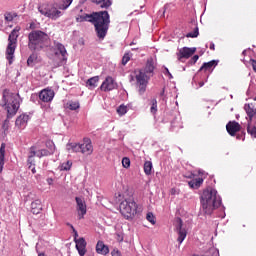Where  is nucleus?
<instances>
[{
  "mask_svg": "<svg viewBox=\"0 0 256 256\" xmlns=\"http://www.w3.org/2000/svg\"><path fill=\"white\" fill-rule=\"evenodd\" d=\"M146 219L147 221H149V223H151V225H155L156 221H155V215H153L152 212H148L146 215Z\"/></svg>",
  "mask_w": 256,
  "mask_h": 256,
  "instance_id": "obj_41",
  "label": "nucleus"
},
{
  "mask_svg": "<svg viewBox=\"0 0 256 256\" xmlns=\"http://www.w3.org/2000/svg\"><path fill=\"white\" fill-rule=\"evenodd\" d=\"M160 97L162 101H165V103H167V95L165 94V88H163L162 91L160 92Z\"/></svg>",
  "mask_w": 256,
  "mask_h": 256,
  "instance_id": "obj_49",
  "label": "nucleus"
},
{
  "mask_svg": "<svg viewBox=\"0 0 256 256\" xmlns=\"http://www.w3.org/2000/svg\"><path fill=\"white\" fill-rule=\"evenodd\" d=\"M112 256H121V252L119 250H113Z\"/></svg>",
  "mask_w": 256,
  "mask_h": 256,
  "instance_id": "obj_52",
  "label": "nucleus"
},
{
  "mask_svg": "<svg viewBox=\"0 0 256 256\" xmlns=\"http://www.w3.org/2000/svg\"><path fill=\"white\" fill-rule=\"evenodd\" d=\"M80 153L83 155H92L93 154V144H91V140H84L83 144H80Z\"/></svg>",
  "mask_w": 256,
  "mask_h": 256,
  "instance_id": "obj_19",
  "label": "nucleus"
},
{
  "mask_svg": "<svg viewBox=\"0 0 256 256\" xmlns=\"http://www.w3.org/2000/svg\"><path fill=\"white\" fill-rule=\"evenodd\" d=\"M2 129H4V131H7V129H9V120H5L3 125H2Z\"/></svg>",
  "mask_w": 256,
  "mask_h": 256,
  "instance_id": "obj_50",
  "label": "nucleus"
},
{
  "mask_svg": "<svg viewBox=\"0 0 256 256\" xmlns=\"http://www.w3.org/2000/svg\"><path fill=\"white\" fill-rule=\"evenodd\" d=\"M39 56L37 53H32L27 59V66L28 67H35L39 63Z\"/></svg>",
  "mask_w": 256,
  "mask_h": 256,
  "instance_id": "obj_27",
  "label": "nucleus"
},
{
  "mask_svg": "<svg viewBox=\"0 0 256 256\" xmlns=\"http://www.w3.org/2000/svg\"><path fill=\"white\" fill-rule=\"evenodd\" d=\"M247 95H249V90L247 91Z\"/></svg>",
  "mask_w": 256,
  "mask_h": 256,
  "instance_id": "obj_63",
  "label": "nucleus"
},
{
  "mask_svg": "<svg viewBox=\"0 0 256 256\" xmlns=\"http://www.w3.org/2000/svg\"><path fill=\"white\" fill-rule=\"evenodd\" d=\"M203 172L199 171V175H201Z\"/></svg>",
  "mask_w": 256,
  "mask_h": 256,
  "instance_id": "obj_62",
  "label": "nucleus"
},
{
  "mask_svg": "<svg viewBox=\"0 0 256 256\" xmlns=\"http://www.w3.org/2000/svg\"><path fill=\"white\" fill-rule=\"evenodd\" d=\"M117 113H118V115H120V116H123V115L127 114V106H125V105H120V106L117 108Z\"/></svg>",
  "mask_w": 256,
  "mask_h": 256,
  "instance_id": "obj_40",
  "label": "nucleus"
},
{
  "mask_svg": "<svg viewBox=\"0 0 256 256\" xmlns=\"http://www.w3.org/2000/svg\"><path fill=\"white\" fill-rule=\"evenodd\" d=\"M131 61V57L129 54H125L122 58V65H127Z\"/></svg>",
  "mask_w": 256,
  "mask_h": 256,
  "instance_id": "obj_47",
  "label": "nucleus"
},
{
  "mask_svg": "<svg viewBox=\"0 0 256 256\" xmlns=\"http://www.w3.org/2000/svg\"><path fill=\"white\" fill-rule=\"evenodd\" d=\"M37 97H38L37 94H33V95L31 96V101H34L35 99H37Z\"/></svg>",
  "mask_w": 256,
  "mask_h": 256,
  "instance_id": "obj_57",
  "label": "nucleus"
},
{
  "mask_svg": "<svg viewBox=\"0 0 256 256\" xmlns=\"http://www.w3.org/2000/svg\"><path fill=\"white\" fill-rule=\"evenodd\" d=\"M252 69L256 73V60L255 59H250Z\"/></svg>",
  "mask_w": 256,
  "mask_h": 256,
  "instance_id": "obj_51",
  "label": "nucleus"
},
{
  "mask_svg": "<svg viewBox=\"0 0 256 256\" xmlns=\"http://www.w3.org/2000/svg\"><path fill=\"white\" fill-rule=\"evenodd\" d=\"M118 241L121 243L123 241V236L118 234Z\"/></svg>",
  "mask_w": 256,
  "mask_h": 256,
  "instance_id": "obj_58",
  "label": "nucleus"
},
{
  "mask_svg": "<svg viewBox=\"0 0 256 256\" xmlns=\"http://www.w3.org/2000/svg\"><path fill=\"white\" fill-rule=\"evenodd\" d=\"M138 71L144 73V75H147L150 78L153 77V75L155 74V64L153 62V59L147 60L144 69H140Z\"/></svg>",
  "mask_w": 256,
  "mask_h": 256,
  "instance_id": "obj_16",
  "label": "nucleus"
},
{
  "mask_svg": "<svg viewBox=\"0 0 256 256\" xmlns=\"http://www.w3.org/2000/svg\"><path fill=\"white\" fill-rule=\"evenodd\" d=\"M150 113H152V115H155V113H157V99L152 100V106L150 108Z\"/></svg>",
  "mask_w": 256,
  "mask_h": 256,
  "instance_id": "obj_43",
  "label": "nucleus"
},
{
  "mask_svg": "<svg viewBox=\"0 0 256 256\" xmlns=\"http://www.w3.org/2000/svg\"><path fill=\"white\" fill-rule=\"evenodd\" d=\"M190 189H199L203 185V178L192 179L188 182Z\"/></svg>",
  "mask_w": 256,
  "mask_h": 256,
  "instance_id": "obj_30",
  "label": "nucleus"
},
{
  "mask_svg": "<svg viewBox=\"0 0 256 256\" xmlns=\"http://www.w3.org/2000/svg\"><path fill=\"white\" fill-rule=\"evenodd\" d=\"M47 183H48V185H53V178H47Z\"/></svg>",
  "mask_w": 256,
  "mask_h": 256,
  "instance_id": "obj_55",
  "label": "nucleus"
},
{
  "mask_svg": "<svg viewBox=\"0 0 256 256\" xmlns=\"http://www.w3.org/2000/svg\"><path fill=\"white\" fill-rule=\"evenodd\" d=\"M163 73L166 77H169V79H173V75L171 74V72H169V68L164 67Z\"/></svg>",
  "mask_w": 256,
  "mask_h": 256,
  "instance_id": "obj_48",
  "label": "nucleus"
},
{
  "mask_svg": "<svg viewBox=\"0 0 256 256\" xmlns=\"http://www.w3.org/2000/svg\"><path fill=\"white\" fill-rule=\"evenodd\" d=\"M97 83H99V76H94L86 81V86L89 89H95V87H97Z\"/></svg>",
  "mask_w": 256,
  "mask_h": 256,
  "instance_id": "obj_31",
  "label": "nucleus"
},
{
  "mask_svg": "<svg viewBox=\"0 0 256 256\" xmlns=\"http://www.w3.org/2000/svg\"><path fill=\"white\" fill-rule=\"evenodd\" d=\"M38 97L42 103H51L55 97V91L49 88L43 89L40 91Z\"/></svg>",
  "mask_w": 256,
  "mask_h": 256,
  "instance_id": "obj_14",
  "label": "nucleus"
},
{
  "mask_svg": "<svg viewBox=\"0 0 256 256\" xmlns=\"http://www.w3.org/2000/svg\"><path fill=\"white\" fill-rule=\"evenodd\" d=\"M74 15H76L77 23H92L98 39H105L107 37V31H109V23H111V18L108 11H99L87 14L83 11L81 6H76L73 10Z\"/></svg>",
  "mask_w": 256,
  "mask_h": 256,
  "instance_id": "obj_1",
  "label": "nucleus"
},
{
  "mask_svg": "<svg viewBox=\"0 0 256 256\" xmlns=\"http://www.w3.org/2000/svg\"><path fill=\"white\" fill-rule=\"evenodd\" d=\"M191 27L193 29V32L187 33L186 37L191 39H195L196 37H199V26L197 25V21L192 20Z\"/></svg>",
  "mask_w": 256,
  "mask_h": 256,
  "instance_id": "obj_23",
  "label": "nucleus"
},
{
  "mask_svg": "<svg viewBox=\"0 0 256 256\" xmlns=\"http://www.w3.org/2000/svg\"><path fill=\"white\" fill-rule=\"evenodd\" d=\"M254 101H256V96L254 98ZM244 111L246 112V114L248 115L250 121L251 119H253V117H255L256 115V108L255 105L253 104H245L244 105Z\"/></svg>",
  "mask_w": 256,
  "mask_h": 256,
  "instance_id": "obj_22",
  "label": "nucleus"
},
{
  "mask_svg": "<svg viewBox=\"0 0 256 256\" xmlns=\"http://www.w3.org/2000/svg\"><path fill=\"white\" fill-rule=\"evenodd\" d=\"M39 13L51 19L52 21H57L60 17H63V12L55 4H42L38 7Z\"/></svg>",
  "mask_w": 256,
  "mask_h": 256,
  "instance_id": "obj_7",
  "label": "nucleus"
},
{
  "mask_svg": "<svg viewBox=\"0 0 256 256\" xmlns=\"http://www.w3.org/2000/svg\"><path fill=\"white\" fill-rule=\"evenodd\" d=\"M68 226L71 227L73 233H74V243L79 241V233L77 232V230L75 229V227H73L72 224L68 223Z\"/></svg>",
  "mask_w": 256,
  "mask_h": 256,
  "instance_id": "obj_45",
  "label": "nucleus"
},
{
  "mask_svg": "<svg viewBox=\"0 0 256 256\" xmlns=\"http://www.w3.org/2000/svg\"><path fill=\"white\" fill-rule=\"evenodd\" d=\"M183 71H185V68H183Z\"/></svg>",
  "mask_w": 256,
  "mask_h": 256,
  "instance_id": "obj_64",
  "label": "nucleus"
},
{
  "mask_svg": "<svg viewBox=\"0 0 256 256\" xmlns=\"http://www.w3.org/2000/svg\"><path fill=\"white\" fill-rule=\"evenodd\" d=\"M54 52L56 57H60V61L58 62L57 66L62 67V65H65L69 57L65 45L60 42L54 41Z\"/></svg>",
  "mask_w": 256,
  "mask_h": 256,
  "instance_id": "obj_10",
  "label": "nucleus"
},
{
  "mask_svg": "<svg viewBox=\"0 0 256 256\" xmlns=\"http://www.w3.org/2000/svg\"><path fill=\"white\" fill-rule=\"evenodd\" d=\"M67 105L70 111H77V109L81 107V105L79 104V101H70L67 103Z\"/></svg>",
  "mask_w": 256,
  "mask_h": 256,
  "instance_id": "obj_35",
  "label": "nucleus"
},
{
  "mask_svg": "<svg viewBox=\"0 0 256 256\" xmlns=\"http://www.w3.org/2000/svg\"><path fill=\"white\" fill-rule=\"evenodd\" d=\"M101 91L105 93L117 89V82L111 76H107L100 86Z\"/></svg>",
  "mask_w": 256,
  "mask_h": 256,
  "instance_id": "obj_13",
  "label": "nucleus"
},
{
  "mask_svg": "<svg viewBox=\"0 0 256 256\" xmlns=\"http://www.w3.org/2000/svg\"><path fill=\"white\" fill-rule=\"evenodd\" d=\"M49 45V35L47 33L34 30L28 35V49L30 51H41V49H45Z\"/></svg>",
  "mask_w": 256,
  "mask_h": 256,
  "instance_id": "obj_3",
  "label": "nucleus"
},
{
  "mask_svg": "<svg viewBox=\"0 0 256 256\" xmlns=\"http://www.w3.org/2000/svg\"><path fill=\"white\" fill-rule=\"evenodd\" d=\"M120 213L125 217V219H133L137 213H139V208L137 207V202L133 197L126 198L120 203Z\"/></svg>",
  "mask_w": 256,
  "mask_h": 256,
  "instance_id": "obj_5",
  "label": "nucleus"
},
{
  "mask_svg": "<svg viewBox=\"0 0 256 256\" xmlns=\"http://www.w3.org/2000/svg\"><path fill=\"white\" fill-rule=\"evenodd\" d=\"M210 49L212 51H215V43H213V42L210 43Z\"/></svg>",
  "mask_w": 256,
  "mask_h": 256,
  "instance_id": "obj_56",
  "label": "nucleus"
},
{
  "mask_svg": "<svg viewBox=\"0 0 256 256\" xmlns=\"http://www.w3.org/2000/svg\"><path fill=\"white\" fill-rule=\"evenodd\" d=\"M201 209L205 215H211L214 209L221 207L222 199L213 188H207L200 197Z\"/></svg>",
  "mask_w": 256,
  "mask_h": 256,
  "instance_id": "obj_2",
  "label": "nucleus"
},
{
  "mask_svg": "<svg viewBox=\"0 0 256 256\" xmlns=\"http://www.w3.org/2000/svg\"><path fill=\"white\" fill-rule=\"evenodd\" d=\"M122 166L125 168V169H129V167H131V160L127 157H124L122 159Z\"/></svg>",
  "mask_w": 256,
  "mask_h": 256,
  "instance_id": "obj_42",
  "label": "nucleus"
},
{
  "mask_svg": "<svg viewBox=\"0 0 256 256\" xmlns=\"http://www.w3.org/2000/svg\"><path fill=\"white\" fill-rule=\"evenodd\" d=\"M71 3H73V0H57V7L58 9L62 11H67L69 7H71Z\"/></svg>",
  "mask_w": 256,
  "mask_h": 256,
  "instance_id": "obj_24",
  "label": "nucleus"
},
{
  "mask_svg": "<svg viewBox=\"0 0 256 256\" xmlns=\"http://www.w3.org/2000/svg\"><path fill=\"white\" fill-rule=\"evenodd\" d=\"M67 150L72 151L73 153H81V144H77V143L67 144Z\"/></svg>",
  "mask_w": 256,
  "mask_h": 256,
  "instance_id": "obj_33",
  "label": "nucleus"
},
{
  "mask_svg": "<svg viewBox=\"0 0 256 256\" xmlns=\"http://www.w3.org/2000/svg\"><path fill=\"white\" fill-rule=\"evenodd\" d=\"M192 85H193V87H194L195 89H199V88L203 87V85H205V82L200 81V82L198 83V85H197V77H194V78L192 79Z\"/></svg>",
  "mask_w": 256,
  "mask_h": 256,
  "instance_id": "obj_39",
  "label": "nucleus"
},
{
  "mask_svg": "<svg viewBox=\"0 0 256 256\" xmlns=\"http://www.w3.org/2000/svg\"><path fill=\"white\" fill-rule=\"evenodd\" d=\"M247 131L249 133V135H251L252 137H254L256 139V126H249L247 127Z\"/></svg>",
  "mask_w": 256,
  "mask_h": 256,
  "instance_id": "obj_44",
  "label": "nucleus"
},
{
  "mask_svg": "<svg viewBox=\"0 0 256 256\" xmlns=\"http://www.w3.org/2000/svg\"><path fill=\"white\" fill-rule=\"evenodd\" d=\"M46 147L48 151L52 152V155L55 153V143L53 141L49 140L46 142Z\"/></svg>",
  "mask_w": 256,
  "mask_h": 256,
  "instance_id": "obj_38",
  "label": "nucleus"
},
{
  "mask_svg": "<svg viewBox=\"0 0 256 256\" xmlns=\"http://www.w3.org/2000/svg\"><path fill=\"white\" fill-rule=\"evenodd\" d=\"M16 17H17V13L16 12H6L4 14V19L8 23H11V21H13V19H15Z\"/></svg>",
  "mask_w": 256,
  "mask_h": 256,
  "instance_id": "obj_37",
  "label": "nucleus"
},
{
  "mask_svg": "<svg viewBox=\"0 0 256 256\" xmlns=\"http://www.w3.org/2000/svg\"><path fill=\"white\" fill-rule=\"evenodd\" d=\"M171 128L172 131H175V129H183V122H181V117H176L171 122Z\"/></svg>",
  "mask_w": 256,
  "mask_h": 256,
  "instance_id": "obj_32",
  "label": "nucleus"
},
{
  "mask_svg": "<svg viewBox=\"0 0 256 256\" xmlns=\"http://www.w3.org/2000/svg\"><path fill=\"white\" fill-rule=\"evenodd\" d=\"M49 155L53 154L47 149L37 150V146L30 147L27 159V165H29L28 168L31 169V166L35 165V157L41 159V157H49Z\"/></svg>",
  "mask_w": 256,
  "mask_h": 256,
  "instance_id": "obj_9",
  "label": "nucleus"
},
{
  "mask_svg": "<svg viewBox=\"0 0 256 256\" xmlns=\"http://www.w3.org/2000/svg\"><path fill=\"white\" fill-rule=\"evenodd\" d=\"M134 79L136 81V87L138 89L139 95H145V91H147V85H149V79L151 78L145 74V72L136 70Z\"/></svg>",
  "mask_w": 256,
  "mask_h": 256,
  "instance_id": "obj_8",
  "label": "nucleus"
},
{
  "mask_svg": "<svg viewBox=\"0 0 256 256\" xmlns=\"http://www.w3.org/2000/svg\"><path fill=\"white\" fill-rule=\"evenodd\" d=\"M21 31V27L16 26L8 37V46L6 48V59L9 61V64L13 63V59H15V49H17V39L19 37V32Z\"/></svg>",
  "mask_w": 256,
  "mask_h": 256,
  "instance_id": "obj_6",
  "label": "nucleus"
},
{
  "mask_svg": "<svg viewBox=\"0 0 256 256\" xmlns=\"http://www.w3.org/2000/svg\"><path fill=\"white\" fill-rule=\"evenodd\" d=\"M31 207H32V213L34 215H39L41 209H43V207L41 206V200L37 199V200L33 201L31 203Z\"/></svg>",
  "mask_w": 256,
  "mask_h": 256,
  "instance_id": "obj_29",
  "label": "nucleus"
},
{
  "mask_svg": "<svg viewBox=\"0 0 256 256\" xmlns=\"http://www.w3.org/2000/svg\"><path fill=\"white\" fill-rule=\"evenodd\" d=\"M197 61H199V55H194V56L188 61V65H195V63H197Z\"/></svg>",
  "mask_w": 256,
  "mask_h": 256,
  "instance_id": "obj_46",
  "label": "nucleus"
},
{
  "mask_svg": "<svg viewBox=\"0 0 256 256\" xmlns=\"http://www.w3.org/2000/svg\"><path fill=\"white\" fill-rule=\"evenodd\" d=\"M175 231L178 235L177 241L179 245L187 239V228L183 226V220L181 218L177 219V224L175 226Z\"/></svg>",
  "mask_w": 256,
  "mask_h": 256,
  "instance_id": "obj_12",
  "label": "nucleus"
},
{
  "mask_svg": "<svg viewBox=\"0 0 256 256\" xmlns=\"http://www.w3.org/2000/svg\"><path fill=\"white\" fill-rule=\"evenodd\" d=\"M75 201L77 203L78 217L79 219H83L87 215V204H85V200L81 197H76Z\"/></svg>",
  "mask_w": 256,
  "mask_h": 256,
  "instance_id": "obj_15",
  "label": "nucleus"
},
{
  "mask_svg": "<svg viewBox=\"0 0 256 256\" xmlns=\"http://www.w3.org/2000/svg\"><path fill=\"white\" fill-rule=\"evenodd\" d=\"M96 253L98 255H109V246L105 244L103 241H98L96 244Z\"/></svg>",
  "mask_w": 256,
  "mask_h": 256,
  "instance_id": "obj_20",
  "label": "nucleus"
},
{
  "mask_svg": "<svg viewBox=\"0 0 256 256\" xmlns=\"http://www.w3.org/2000/svg\"><path fill=\"white\" fill-rule=\"evenodd\" d=\"M152 170H153V163L151 161H146L144 163V173L146 175H151Z\"/></svg>",
  "mask_w": 256,
  "mask_h": 256,
  "instance_id": "obj_36",
  "label": "nucleus"
},
{
  "mask_svg": "<svg viewBox=\"0 0 256 256\" xmlns=\"http://www.w3.org/2000/svg\"><path fill=\"white\" fill-rule=\"evenodd\" d=\"M5 143L0 146V173H3V167H5Z\"/></svg>",
  "mask_w": 256,
  "mask_h": 256,
  "instance_id": "obj_26",
  "label": "nucleus"
},
{
  "mask_svg": "<svg viewBox=\"0 0 256 256\" xmlns=\"http://www.w3.org/2000/svg\"><path fill=\"white\" fill-rule=\"evenodd\" d=\"M28 169H31L33 175H35V173H37V170L35 169V160H34V165H32L31 168L28 167Z\"/></svg>",
  "mask_w": 256,
  "mask_h": 256,
  "instance_id": "obj_53",
  "label": "nucleus"
},
{
  "mask_svg": "<svg viewBox=\"0 0 256 256\" xmlns=\"http://www.w3.org/2000/svg\"><path fill=\"white\" fill-rule=\"evenodd\" d=\"M169 7L168 4L164 5V11H163V15H165V11H167V8Z\"/></svg>",
  "mask_w": 256,
  "mask_h": 256,
  "instance_id": "obj_59",
  "label": "nucleus"
},
{
  "mask_svg": "<svg viewBox=\"0 0 256 256\" xmlns=\"http://www.w3.org/2000/svg\"><path fill=\"white\" fill-rule=\"evenodd\" d=\"M75 243L78 254L80 256H85V254L87 253V241H85V238L81 237L78 240H76Z\"/></svg>",
  "mask_w": 256,
  "mask_h": 256,
  "instance_id": "obj_18",
  "label": "nucleus"
},
{
  "mask_svg": "<svg viewBox=\"0 0 256 256\" xmlns=\"http://www.w3.org/2000/svg\"><path fill=\"white\" fill-rule=\"evenodd\" d=\"M185 177H186L187 179H193V177H195V174H193V173H188V174L185 175Z\"/></svg>",
  "mask_w": 256,
  "mask_h": 256,
  "instance_id": "obj_54",
  "label": "nucleus"
},
{
  "mask_svg": "<svg viewBox=\"0 0 256 256\" xmlns=\"http://www.w3.org/2000/svg\"><path fill=\"white\" fill-rule=\"evenodd\" d=\"M219 61L211 60L209 62H205L199 69V71H209V69H213V67H217Z\"/></svg>",
  "mask_w": 256,
  "mask_h": 256,
  "instance_id": "obj_28",
  "label": "nucleus"
},
{
  "mask_svg": "<svg viewBox=\"0 0 256 256\" xmlns=\"http://www.w3.org/2000/svg\"><path fill=\"white\" fill-rule=\"evenodd\" d=\"M73 167V162L68 160L66 162H63L59 165L58 169L60 171H71V168Z\"/></svg>",
  "mask_w": 256,
  "mask_h": 256,
  "instance_id": "obj_34",
  "label": "nucleus"
},
{
  "mask_svg": "<svg viewBox=\"0 0 256 256\" xmlns=\"http://www.w3.org/2000/svg\"><path fill=\"white\" fill-rule=\"evenodd\" d=\"M29 121V115L27 114H21L15 122L16 127H18L19 129H24V127L27 126V123Z\"/></svg>",
  "mask_w": 256,
  "mask_h": 256,
  "instance_id": "obj_21",
  "label": "nucleus"
},
{
  "mask_svg": "<svg viewBox=\"0 0 256 256\" xmlns=\"http://www.w3.org/2000/svg\"><path fill=\"white\" fill-rule=\"evenodd\" d=\"M92 3L100 6V9H109L113 5L112 0H92Z\"/></svg>",
  "mask_w": 256,
  "mask_h": 256,
  "instance_id": "obj_25",
  "label": "nucleus"
},
{
  "mask_svg": "<svg viewBox=\"0 0 256 256\" xmlns=\"http://www.w3.org/2000/svg\"><path fill=\"white\" fill-rule=\"evenodd\" d=\"M38 256H45V253H40L38 254Z\"/></svg>",
  "mask_w": 256,
  "mask_h": 256,
  "instance_id": "obj_61",
  "label": "nucleus"
},
{
  "mask_svg": "<svg viewBox=\"0 0 256 256\" xmlns=\"http://www.w3.org/2000/svg\"><path fill=\"white\" fill-rule=\"evenodd\" d=\"M3 99L5 109L7 111V118L11 119V117H15V115H17V111H19V107L21 106V96L11 92H4Z\"/></svg>",
  "mask_w": 256,
  "mask_h": 256,
  "instance_id": "obj_4",
  "label": "nucleus"
},
{
  "mask_svg": "<svg viewBox=\"0 0 256 256\" xmlns=\"http://www.w3.org/2000/svg\"><path fill=\"white\" fill-rule=\"evenodd\" d=\"M196 51H197L196 47L180 48L176 53L177 60L180 61V63H185L184 59H190L191 57H193V55H195Z\"/></svg>",
  "mask_w": 256,
  "mask_h": 256,
  "instance_id": "obj_11",
  "label": "nucleus"
},
{
  "mask_svg": "<svg viewBox=\"0 0 256 256\" xmlns=\"http://www.w3.org/2000/svg\"><path fill=\"white\" fill-rule=\"evenodd\" d=\"M226 131L231 135V137H235L237 132L241 131V125L237 121H230L226 125Z\"/></svg>",
  "mask_w": 256,
  "mask_h": 256,
  "instance_id": "obj_17",
  "label": "nucleus"
},
{
  "mask_svg": "<svg viewBox=\"0 0 256 256\" xmlns=\"http://www.w3.org/2000/svg\"><path fill=\"white\" fill-rule=\"evenodd\" d=\"M242 55H247V50H244V51L242 52Z\"/></svg>",
  "mask_w": 256,
  "mask_h": 256,
  "instance_id": "obj_60",
  "label": "nucleus"
}]
</instances>
